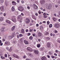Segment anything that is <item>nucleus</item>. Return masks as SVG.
Wrapping results in <instances>:
<instances>
[{"instance_id": "obj_1", "label": "nucleus", "mask_w": 60, "mask_h": 60, "mask_svg": "<svg viewBox=\"0 0 60 60\" xmlns=\"http://www.w3.org/2000/svg\"><path fill=\"white\" fill-rule=\"evenodd\" d=\"M18 10L21 11H22L24 10V8L22 6H19L18 8Z\"/></svg>"}, {"instance_id": "obj_2", "label": "nucleus", "mask_w": 60, "mask_h": 60, "mask_svg": "<svg viewBox=\"0 0 60 60\" xmlns=\"http://www.w3.org/2000/svg\"><path fill=\"white\" fill-rule=\"evenodd\" d=\"M25 21L26 24H29L30 23V20L28 18H26L25 20Z\"/></svg>"}, {"instance_id": "obj_3", "label": "nucleus", "mask_w": 60, "mask_h": 60, "mask_svg": "<svg viewBox=\"0 0 60 60\" xmlns=\"http://www.w3.org/2000/svg\"><path fill=\"white\" fill-rule=\"evenodd\" d=\"M27 50L29 51L30 52L33 51V49L29 47H28L27 48Z\"/></svg>"}, {"instance_id": "obj_4", "label": "nucleus", "mask_w": 60, "mask_h": 60, "mask_svg": "<svg viewBox=\"0 0 60 60\" xmlns=\"http://www.w3.org/2000/svg\"><path fill=\"white\" fill-rule=\"evenodd\" d=\"M54 26L56 28H59L60 27V25L58 23H57Z\"/></svg>"}, {"instance_id": "obj_5", "label": "nucleus", "mask_w": 60, "mask_h": 60, "mask_svg": "<svg viewBox=\"0 0 60 60\" xmlns=\"http://www.w3.org/2000/svg\"><path fill=\"white\" fill-rule=\"evenodd\" d=\"M22 18V16H21V15H19L17 17V19L19 21Z\"/></svg>"}, {"instance_id": "obj_6", "label": "nucleus", "mask_w": 60, "mask_h": 60, "mask_svg": "<svg viewBox=\"0 0 60 60\" xmlns=\"http://www.w3.org/2000/svg\"><path fill=\"white\" fill-rule=\"evenodd\" d=\"M0 10L1 11H4V7L3 6H1L0 8Z\"/></svg>"}, {"instance_id": "obj_7", "label": "nucleus", "mask_w": 60, "mask_h": 60, "mask_svg": "<svg viewBox=\"0 0 60 60\" xmlns=\"http://www.w3.org/2000/svg\"><path fill=\"white\" fill-rule=\"evenodd\" d=\"M33 8L34 9H38V7L36 5L34 4L33 6Z\"/></svg>"}, {"instance_id": "obj_8", "label": "nucleus", "mask_w": 60, "mask_h": 60, "mask_svg": "<svg viewBox=\"0 0 60 60\" xmlns=\"http://www.w3.org/2000/svg\"><path fill=\"white\" fill-rule=\"evenodd\" d=\"M52 6H51V4H49L48 6L47 7V9H48V10H50Z\"/></svg>"}, {"instance_id": "obj_9", "label": "nucleus", "mask_w": 60, "mask_h": 60, "mask_svg": "<svg viewBox=\"0 0 60 60\" xmlns=\"http://www.w3.org/2000/svg\"><path fill=\"white\" fill-rule=\"evenodd\" d=\"M38 37H41L42 36V33H40V32H38Z\"/></svg>"}, {"instance_id": "obj_10", "label": "nucleus", "mask_w": 60, "mask_h": 60, "mask_svg": "<svg viewBox=\"0 0 60 60\" xmlns=\"http://www.w3.org/2000/svg\"><path fill=\"white\" fill-rule=\"evenodd\" d=\"M41 59L42 60H47V58L45 56L42 57L41 58Z\"/></svg>"}, {"instance_id": "obj_11", "label": "nucleus", "mask_w": 60, "mask_h": 60, "mask_svg": "<svg viewBox=\"0 0 60 60\" xmlns=\"http://www.w3.org/2000/svg\"><path fill=\"white\" fill-rule=\"evenodd\" d=\"M50 46V43H49L48 42L47 44V47L48 48H49Z\"/></svg>"}, {"instance_id": "obj_12", "label": "nucleus", "mask_w": 60, "mask_h": 60, "mask_svg": "<svg viewBox=\"0 0 60 60\" xmlns=\"http://www.w3.org/2000/svg\"><path fill=\"white\" fill-rule=\"evenodd\" d=\"M12 4L13 5H16V3L14 1H12Z\"/></svg>"}, {"instance_id": "obj_13", "label": "nucleus", "mask_w": 60, "mask_h": 60, "mask_svg": "<svg viewBox=\"0 0 60 60\" xmlns=\"http://www.w3.org/2000/svg\"><path fill=\"white\" fill-rule=\"evenodd\" d=\"M15 26H14L13 27H12L11 28V30H12V31H13L14 29H15Z\"/></svg>"}, {"instance_id": "obj_14", "label": "nucleus", "mask_w": 60, "mask_h": 60, "mask_svg": "<svg viewBox=\"0 0 60 60\" xmlns=\"http://www.w3.org/2000/svg\"><path fill=\"white\" fill-rule=\"evenodd\" d=\"M24 42L27 45H28V44L29 43H28V42L26 40H24Z\"/></svg>"}, {"instance_id": "obj_15", "label": "nucleus", "mask_w": 60, "mask_h": 60, "mask_svg": "<svg viewBox=\"0 0 60 60\" xmlns=\"http://www.w3.org/2000/svg\"><path fill=\"white\" fill-rule=\"evenodd\" d=\"M10 43L8 41H7L5 42V44L7 45H10Z\"/></svg>"}, {"instance_id": "obj_16", "label": "nucleus", "mask_w": 60, "mask_h": 60, "mask_svg": "<svg viewBox=\"0 0 60 60\" xmlns=\"http://www.w3.org/2000/svg\"><path fill=\"white\" fill-rule=\"evenodd\" d=\"M6 22L8 23L9 24H11V22L9 20H6Z\"/></svg>"}, {"instance_id": "obj_17", "label": "nucleus", "mask_w": 60, "mask_h": 60, "mask_svg": "<svg viewBox=\"0 0 60 60\" xmlns=\"http://www.w3.org/2000/svg\"><path fill=\"white\" fill-rule=\"evenodd\" d=\"M12 20L14 22H16V18L12 19Z\"/></svg>"}, {"instance_id": "obj_18", "label": "nucleus", "mask_w": 60, "mask_h": 60, "mask_svg": "<svg viewBox=\"0 0 60 60\" xmlns=\"http://www.w3.org/2000/svg\"><path fill=\"white\" fill-rule=\"evenodd\" d=\"M45 3V1H44V0H42L41 2V4H44Z\"/></svg>"}, {"instance_id": "obj_19", "label": "nucleus", "mask_w": 60, "mask_h": 60, "mask_svg": "<svg viewBox=\"0 0 60 60\" xmlns=\"http://www.w3.org/2000/svg\"><path fill=\"white\" fill-rule=\"evenodd\" d=\"M34 52L37 55H38V51L37 50H35L34 51Z\"/></svg>"}, {"instance_id": "obj_20", "label": "nucleus", "mask_w": 60, "mask_h": 60, "mask_svg": "<svg viewBox=\"0 0 60 60\" xmlns=\"http://www.w3.org/2000/svg\"><path fill=\"white\" fill-rule=\"evenodd\" d=\"M29 39L30 40H32L33 39V36H31L29 37Z\"/></svg>"}, {"instance_id": "obj_21", "label": "nucleus", "mask_w": 60, "mask_h": 60, "mask_svg": "<svg viewBox=\"0 0 60 60\" xmlns=\"http://www.w3.org/2000/svg\"><path fill=\"white\" fill-rule=\"evenodd\" d=\"M0 30L2 32V33H4L5 32V30L4 29H1Z\"/></svg>"}, {"instance_id": "obj_22", "label": "nucleus", "mask_w": 60, "mask_h": 60, "mask_svg": "<svg viewBox=\"0 0 60 60\" xmlns=\"http://www.w3.org/2000/svg\"><path fill=\"white\" fill-rule=\"evenodd\" d=\"M46 40L47 41H49V40H50V38L49 37H47L46 38Z\"/></svg>"}, {"instance_id": "obj_23", "label": "nucleus", "mask_w": 60, "mask_h": 60, "mask_svg": "<svg viewBox=\"0 0 60 60\" xmlns=\"http://www.w3.org/2000/svg\"><path fill=\"white\" fill-rule=\"evenodd\" d=\"M43 27L42 26H41L40 27V29L41 30H43Z\"/></svg>"}, {"instance_id": "obj_24", "label": "nucleus", "mask_w": 60, "mask_h": 60, "mask_svg": "<svg viewBox=\"0 0 60 60\" xmlns=\"http://www.w3.org/2000/svg\"><path fill=\"white\" fill-rule=\"evenodd\" d=\"M21 33L22 34H24L25 33V31L24 30V29H22L21 30Z\"/></svg>"}, {"instance_id": "obj_25", "label": "nucleus", "mask_w": 60, "mask_h": 60, "mask_svg": "<svg viewBox=\"0 0 60 60\" xmlns=\"http://www.w3.org/2000/svg\"><path fill=\"white\" fill-rule=\"evenodd\" d=\"M16 35L15 34H13L12 35V36L13 38V37H14V36H16Z\"/></svg>"}, {"instance_id": "obj_26", "label": "nucleus", "mask_w": 60, "mask_h": 60, "mask_svg": "<svg viewBox=\"0 0 60 60\" xmlns=\"http://www.w3.org/2000/svg\"><path fill=\"white\" fill-rule=\"evenodd\" d=\"M8 38V39H11L12 38H13L12 37V36H9Z\"/></svg>"}, {"instance_id": "obj_27", "label": "nucleus", "mask_w": 60, "mask_h": 60, "mask_svg": "<svg viewBox=\"0 0 60 60\" xmlns=\"http://www.w3.org/2000/svg\"><path fill=\"white\" fill-rule=\"evenodd\" d=\"M33 55L32 53H30L29 54V56H30L31 57H32L33 56Z\"/></svg>"}, {"instance_id": "obj_28", "label": "nucleus", "mask_w": 60, "mask_h": 60, "mask_svg": "<svg viewBox=\"0 0 60 60\" xmlns=\"http://www.w3.org/2000/svg\"><path fill=\"white\" fill-rule=\"evenodd\" d=\"M13 42L15 44H16L17 43V41L16 40L14 41H13Z\"/></svg>"}, {"instance_id": "obj_29", "label": "nucleus", "mask_w": 60, "mask_h": 60, "mask_svg": "<svg viewBox=\"0 0 60 60\" xmlns=\"http://www.w3.org/2000/svg\"><path fill=\"white\" fill-rule=\"evenodd\" d=\"M37 47L38 48H40V44H37Z\"/></svg>"}, {"instance_id": "obj_30", "label": "nucleus", "mask_w": 60, "mask_h": 60, "mask_svg": "<svg viewBox=\"0 0 60 60\" xmlns=\"http://www.w3.org/2000/svg\"><path fill=\"white\" fill-rule=\"evenodd\" d=\"M11 9L13 11H14L15 10V8H14L13 7H12V8Z\"/></svg>"}, {"instance_id": "obj_31", "label": "nucleus", "mask_w": 60, "mask_h": 60, "mask_svg": "<svg viewBox=\"0 0 60 60\" xmlns=\"http://www.w3.org/2000/svg\"><path fill=\"white\" fill-rule=\"evenodd\" d=\"M0 58H2V59H5V57L4 56H1L0 57Z\"/></svg>"}, {"instance_id": "obj_32", "label": "nucleus", "mask_w": 60, "mask_h": 60, "mask_svg": "<svg viewBox=\"0 0 60 60\" xmlns=\"http://www.w3.org/2000/svg\"><path fill=\"white\" fill-rule=\"evenodd\" d=\"M0 20L1 21H2L3 20V18L2 17L0 18Z\"/></svg>"}, {"instance_id": "obj_33", "label": "nucleus", "mask_w": 60, "mask_h": 60, "mask_svg": "<svg viewBox=\"0 0 60 60\" xmlns=\"http://www.w3.org/2000/svg\"><path fill=\"white\" fill-rule=\"evenodd\" d=\"M52 27V24H51L49 25V27L51 28Z\"/></svg>"}, {"instance_id": "obj_34", "label": "nucleus", "mask_w": 60, "mask_h": 60, "mask_svg": "<svg viewBox=\"0 0 60 60\" xmlns=\"http://www.w3.org/2000/svg\"><path fill=\"white\" fill-rule=\"evenodd\" d=\"M52 19L54 21H56V18L53 17L52 18Z\"/></svg>"}, {"instance_id": "obj_35", "label": "nucleus", "mask_w": 60, "mask_h": 60, "mask_svg": "<svg viewBox=\"0 0 60 60\" xmlns=\"http://www.w3.org/2000/svg\"><path fill=\"white\" fill-rule=\"evenodd\" d=\"M13 56H14V57H16V56H17V55H16V54H13Z\"/></svg>"}, {"instance_id": "obj_36", "label": "nucleus", "mask_w": 60, "mask_h": 60, "mask_svg": "<svg viewBox=\"0 0 60 60\" xmlns=\"http://www.w3.org/2000/svg\"><path fill=\"white\" fill-rule=\"evenodd\" d=\"M4 56L5 57H7V54H5Z\"/></svg>"}, {"instance_id": "obj_37", "label": "nucleus", "mask_w": 60, "mask_h": 60, "mask_svg": "<svg viewBox=\"0 0 60 60\" xmlns=\"http://www.w3.org/2000/svg\"><path fill=\"white\" fill-rule=\"evenodd\" d=\"M12 19H15V16H14L12 17Z\"/></svg>"}, {"instance_id": "obj_38", "label": "nucleus", "mask_w": 60, "mask_h": 60, "mask_svg": "<svg viewBox=\"0 0 60 60\" xmlns=\"http://www.w3.org/2000/svg\"><path fill=\"white\" fill-rule=\"evenodd\" d=\"M42 42L44 44H45V41H42Z\"/></svg>"}, {"instance_id": "obj_39", "label": "nucleus", "mask_w": 60, "mask_h": 60, "mask_svg": "<svg viewBox=\"0 0 60 60\" xmlns=\"http://www.w3.org/2000/svg\"><path fill=\"white\" fill-rule=\"evenodd\" d=\"M35 3L36 4H38V2L37 1H35Z\"/></svg>"}, {"instance_id": "obj_40", "label": "nucleus", "mask_w": 60, "mask_h": 60, "mask_svg": "<svg viewBox=\"0 0 60 60\" xmlns=\"http://www.w3.org/2000/svg\"><path fill=\"white\" fill-rule=\"evenodd\" d=\"M11 47H10V49L9 50V51H10V52H11Z\"/></svg>"}, {"instance_id": "obj_41", "label": "nucleus", "mask_w": 60, "mask_h": 60, "mask_svg": "<svg viewBox=\"0 0 60 60\" xmlns=\"http://www.w3.org/2000/svg\"><path fill=\"white\" fill-rule=\"evenodd\" d=\"M47 23L48 24V25H49V21H48L47 22Z\"/></svg>"}, {"instance_id": "obj_42", "label": "nucleus", "mask_w": 60, "mask_h": 60, "mask_svg": "<svg viewBox=\"0 0 60 60\" xmlns=\"http://www.w3.org/2000/svg\"><path fill=\"white\" fill-rule=\"evenodd\" d=\"M33 31V29H32L31 30H30V32H32Z\"/></svg>"}, {"instance_id": "obj_43", "label": "nucleus", "mask_w": 60, "mask_h": 60, "mask_svg": "<svg viewBox=\"0 0 60 60\" xmlns=\"http://www.w3.org/2000/svg\"><path fill=\"white\" fill-rule=\"evenodd\" d=\"M49 34V32H47L45 34V35H47V34Z\"/></svg>"}, {"instance_id": "obj_44", "label": "nucleus", "mask_w": 60, "mask_h": 60, "mask_svg": "<svg viewBox=\"0 0 60 60\" xmlns=\"http://www.w3.org/2000/svg\"><path fill=\"white\" fill-rule=\"evenodd\" d=\"M44 17L45 18H47L48 17V16L45 15V16H44Z\"/></svg>"}, {"instance_id": "obj_45", "label": "nucleus", "mask_w": 60, "mask_h": 60, "mask_svg": "<svg viewBox=\"0 0 60 60\" xmlns=\"http://www.w3.org/2000/svg\"><path fill=\"white\" fill-rule=\"evenodd\" d=\"M38 13H39V14H41V12L39 10L38 11Z\"/></svg>"}, {"instance_id": "obj_46", "label": "nucleus", "mask_w": 60, "mask_h": 60, "mask_svg": "<svg viewBox=\"0 0 60 60\" xmlns=\"http://www.w3.org/2000/svg\"><path fill=\"white\" fill-rule=\"evenodd\" d=\"M57 41L58 42H59V43H60V40H57Z\"/></svg>"}, {"instance_id": "obj_47", "label": "nucleus", "mask_w": 60, "mask_h": 60, "mask_svg": "<svg viewBox=\"0 0 60 60\" xmlns=\"http://www.w3.org/2000/svg\"><path fill=\"white\" fill-rule=\"evenodd\" d=\"M49 53L50 55H52V53L50 52H49Z\"/></svg>"}, {"instance_id": "obj_48", "label": "nucleus", "mask_w": 60, "mask_h": 60, "mask_svg": "<svg viewBox=\"0 0 60 60\" xmlns=\"http://www.w3.org/2000/svg\"><path fill=\"white\" fill-rule=\"evenodd\" d=\"M47 57L49 58H50V56L49 55H47Z\"/></svg>"}, {"instance_id": "obj_49", "label": "nucleus", "mask_w": 60, "mask_h": 60, "mask_svg": "<svg viewBox=\"0 0 60 60\" xmlns=\"http://www.w3.org/2000/svg\"><path fill=\"white\" fill-rule=\"evenodd\" d=\"M21 15H22V16H24V14L22 13H21Z\"/></svg>"}, {"instance_id": "obj_50", "label": "nucleus", "mask_w": 60, "mask_h": 60, "mask_svg": "<svg viewBox=\"0 0 60 60\" xmlns=\"http://www.w3.org/2000/svg\"><path fill=\"white\" fill-rule=\"evenodd\" d=\"M15 58H19V57L17 55L16 56V57Z\"/></svg>"}, {"instance_id": "obj_51", "label": "nucleus", "mask_w": 60, "mask_h": 60, "mask_svg": "<svg viewBox=\"0 0 60 60\" xmlns=\"http://www.w3.org/2000/svg\"><path fill=\"white\" fill-rule=\"evenodd\" d=\"M24 1L22 0L21 1V3L22 4H24Z\"/></svg>"}, {"instance_id": "obj_52", "label": "nucleus", "mask_w": 60, "mask_h": 60, "mask_svg": "<svg viewBox=\"0 0 60 60\" xmlns=\"http://www.w3.org/2000/svg\"><path fill=\"white\" fill-rule=\"evenodd\" d=\"M20 37V36H22V34H20L19 35Z\"/></svg>"}, {"instance_id": "obj_53", "label": "nucleus", "mask_w": 60, "mask_h": 60, "mask_svg": "<svg viewBox=\"0 0 60 60\" xmlns=\"http://www.w3.org/2000/svg\"><path fill=\"white\" fill-rule=\"evenodd\" d=\"M0 46H2L3 44V43H0Z\"/></svg>"}, {"instance_id": "obj_54", "label": "nucleus", "mask_w": 60, "mask_h": 60, "mask_svg": "<svg viewBox=\"0 0 60 60\" xmlns=\"http://www.w3.org/2000/svg\"><path fill=\"white\" fill-rule=\"evenodd\" d=\"M54 55L55 56H57V55L56 53H54Z\"/></svg>"}, {"instance_id": "obj_55", "label": "nucleus", "mask_w": 60, "mask_h": 60, "mask_svg": "<svg viewBox=\"0 0 60 60\" xmlns=\"http://www.w3.org/2000/svg\"><path fill=\"white\" fill-rule=\"evenodd\" d=\"M26 56H24L23 57V58H26Z\"/></svg>"}, {"instance_id": "obj_56", "label": "nucleus", "mask_w": 60, "mask_h": 60, "mask_svg": "<svg viewBox=\"0 0 60 60\" xmlns=\"http://www.w3.org/2000/svg\"><path fill=\"white\" fill-rule=\"evenodd\" d=\"M27 8L28 9H30V7L29 6L27 7Z\"/></svg>"}, {"instance_id": "obj_57", "label": "nucleus", "mask_w": 60, "mask_h": 60, "mask_svg": "<svg viewBox=\"0 0 60 60\" xmlns=\"http://www.w3.org/2000/svg\"><path fill=\"white\" fill-rule=\"evenodd\" d=\"M33 25V24L31 23H30V26H32Z\"/></svg>"}, {"instance_id": "obj_58", "label": "nucleus", "mask_w": 60, "mask_h": 60, "mask_svg": "<svg viewBox=\"0 0 60 60\" xmlns=\"http://www.w3.org/2000/svg\"><path fill=\"white\" fill-rule=\"evenodd\" d=\"M36 26L37 27H38L39 26V24H36Z\"/></svg>"}, {"instance_id": "obj_59", "label": "nucleus", "mask_w": 60, "mask_h": 60, "mask_svg": "<svg viewBox=\"0 0 60 60\" xmlns=\"http://www.w3.org/2000/svg\"><path fill=\"white\" fill-rule=\"evenodd\" d=\"M26 32H27L28 31V30H26Z\"/></svg>"}, {"instance_id": "obj_60", "label": "nucleus", "mask_w": 60, "mask_h": 60, "mask_svg": "<svg viewBox=\"0 0 60 60\" xmlns=\"http://www.w3.org/2000/svg\"><path fill=\"white\" fill-rule=\"evenodd\" d=\"M4 16H6V13H4Z\"/></svg>"}, {"instance_id": "obj_61", "label": "nucleus", "mask_w": 60, "mask_h": 60, "mask_svg": "<svg viewBox=\"0 0 60 60\" xmlns=\"http://www.w3.org/2000/svg\"><path fill=\"white\" fill-rule=\"evenodd\" d=\"M16 34H19V32H17L16 33Z\"/></svg>"}, {"instance_id": "obj_62", "label": "nucleus", "mask_w": 60, "mask_h": 60, "mask_svg": "<svg viewBox=\"0 0 60 60\" xmlns=\"http://www.w3.org/2000/svg\"><path fill=\"white\" fill-rule=\"evenodd\" d=\"M54 56H51L52 57V58H54Z\"/></svg>"}, {"instance_id": "obj_63", "label": "nucleus", "mask_w": 60, "mask_h": 60, "mask_svg": "<svg viewBox=\"0 0 60 60\" xmlns=\"http://www.w3.org/2000/svg\"><path fill=\"white\" fill-rule=\"evenodd\" d=\"M38 41H41V39H39L38 40Z\"/></svg>"}, {"instance_id": "obj_64", "label": "nucleus", "mask_w": 60, "mask_h": 60, "mask_svg": "<svg viewBox=\"0 0 60 60\" xmlns=\"http://www.w3.org/2000/svg\"><path fill=\"white\" fill-rule=\"evenodd\" d=\"M35 15H36L37 16H38V14L37 13H36L35 14Z\"/></svg>"}]
</instances>
